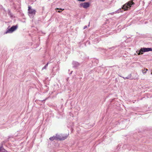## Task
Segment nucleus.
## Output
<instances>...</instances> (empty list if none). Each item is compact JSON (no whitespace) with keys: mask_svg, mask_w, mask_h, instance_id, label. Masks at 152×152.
<instances>
[{"mask_svg":"<svg viewBox=\"0 0 152 152\" xmlns=\"http://www.w3.org/2000/svg\"><path fill=\"white\" fill-rule=\"evenodd\" d=\"M134 3L132 1H130L124 5L122 7V9L124 10V11L126 10L129 8H130V7L134 5Z\"/></svg>","mask_w":152,"mask_h":152,"instance_id":"f257e3e1","label":"nucleus"},{"mask_svg":"<svg viewBox=\"0 0 152 152\" xmlns=\"http://www.w3.org/2000/svg\"><path fill=\"white\" fill-rule=\"evenodd\" d=\"M152 51L151 48H141L140 50H137L136 53L138 55L142 54L143 52Z\"/></svg>","mask_w":152,"mask_h":152,"instance_id":"f03ea898","label":"nucleus"},{"mask_svg":"<svg viewBox=\"0 0 152 152\" xmlns=\"http://www.w3.org/2000/svg\"><path fill=\"white\" fill-rule=\"evenodd\" d=\"M28 15L30 17L33 18L35 15L36 11L35 10L31 8V7L29 6L28 9Z\"/></svg>","mask_w":152,"mask_h":152,"instance_id":"7ed1b4c3","label":"nucleus"},{"mask_svg":"<svg viewBox=\"0 0 152 152\" xmlns=\"http://www.w3.org/2000/svg\"><path fill=\"white\" fill-rule=\"evenodd\" d=\"M18 27L17 25L12 26L11 28L9 29L7 28L6 31L5 32L4 34H7L9 33H12L15 31L16 30Z\"/></svg>","mask_w":152,"mask_h":152,"instance_id":"20e7f679","label":"nucleus"},{"mask_svg":"<svg viewBox=\"0 0 152 152\" xmlns=\"http://www.w3.org/2000/svg\"><path fill=\"white\" fill-rule=\"evenodd\" d=\"M68 135L61 137L59 135L57 134L56 135V140H64L68 137Z\"/></svg>","mask_w":152,"mask_h":152,"instance_id":"39448f33","label":"nucleus"},{"mask_svg":"<svg viewBox=\"0 0 152 152\" xmlns=\"http://www.w3.org/2000/svg\"><path fill=\"white\" fill-rule=\"evenodd\" d=\"M80 5L81 7H83L84 8H86L89 7V4L88 2H85L83 4H81Z\"/></svg>","mask_w":152,"mask_h":152,"instance_id":"423d86ee","label":"nucleus"},{"mask_svg":"<svg viewBox=\"0 0 152 152\" xmlns=\"http://www.w3.org/2000/svg\"><path fill=\"white\" fill-rule=\"evenodd\" d=\"M72 64L73 65V67H77L80 65L79 63L75 61H73Z\"/></svg>","mask_w":152,"mask_h":152,"instance_id":"0eeeda50","label":"nucleus"},{"mask_svg":"<svg viewBox=\"0 0 152 152\" xmlns=\"http://www.w3.org/2000/svg\"><path fill=\"white\" fill-rule=\"evenodd\" d=\"M122 11H123V10H122L121 8H120L119 9H118V10L115 11V12L109 13L108 14V15H109V14L113 15L114 13H119V12H122Z\"/></svg>","mask_w":152,"mask_h":152,"instance_id":"6e6552de","label":"nucleus"},{"mask_svg":"<svg viewBox=\"0 0 152 152\" xmlns=\"http://www.w3.org/2000/svg\"><path fill=\"white\" fill-rule=\"evenodd\" d=\"M124 79L125 80L126 79H129L130 80H132L133 79L132 77H131V74L129 75H128V76L126 77H123Z\"/></svg>","mask_w":152,"mask_h":152,"instance_id":"1a4fd4ad","label":"nucleus"},{"mask_svg":"<svg viewBox=\"0 0 152 152\" xmlns=\"http://www.w3.org/2000/svg\"><path fill=\"white\" fill-rule=\"evenodd\" d=\"M49 139L50 140L53 141L55 140H56V137L54 136L52 137H51L49 138Z\"/></svg>","mask_w":152,"mask_h":152,"instance_id":"9d476101","label":"nucleus"},{"mask_svg":"<svg viewBox=\"0 0 152 152\" xmlns=\"http://www.w3.org/2000/svg\"><path fill=\"white\" fill-rule=\"evenodd\" d=\"M56 10H58V11H56L57 12H61V11L62 10H64V9H61V8H57L56 9Z\"/></svg>","mask_w":152,"mask_h":152,"instance_id":"9b49d317","label":"nucleus"},{"mask_svg":"<svg viewBox=\"0 0 152 152\" xmlns=\"http://www.w3.org/2000/svg\"><path fill=\"white\" fill-rule=\"evenodd\" d=\"M48 63H47L43 67L42 69V70H43L45 69H46V67L48 66Z\"/></svg>","mask_w":152,"mask_h":152,"instance_id":"f8f14e48","label":"nucleus"},{"mask_svg":"<svg viewBox=\"0 0 152 152\" xmlns=\"http://www.w3.org/2000/svg\"><path fill=\"white\" fill-rule=\"evenodd\" d=\"M4 149V148L2 145H1V146H0V151Z\"/></svg>","mask_w":152,"mask_h":152,"instance_id":"ddd939ff","label":"nucleus"},{"mask_svg":"<svg viewBox=\"0 0 152 152\" xmlns=\"http://www.w3.org/2000/svg\"><path fill=\"white\" fill-rule=\"evenodd\" d=\"M144 70H145V72H143V70H142V72L143 74H145V73H146V72L148 71V69H144Z\"/></svg>","mask_w":152,"mask_h":152,"instance_id":"4468645a","label":"nucleus"},{"mask_svg":"<svg viewBox=\"0 0 152 152\" xmlns=\"http://www.w3.org/2000/svg\"><path fill=\"white\" fill-rule=\"evenodd\" d=\"M87 28V26H84V28H83V29H85L86 28Z\"/></svg>","mask_w":152,"mask_h":152,"instance_id":"2eb2a0df","label":"nucleus"},{"mask_svg":"<svg viewBox=\"0 0 152 152\" xmlns=\"http://www.w3.org/2000/svg\"><path fill=\"white\" fill-rule=\"evenodd\" d=\"M72 71L71 72V73H70L71 74L72 73Z\"/></svg>","mask_w":152,"mask_h":152,"instance_id":"dca6fc26","label":"nucleus"},{"mask_svg":"<svg viewBox=\"0 0 152 152\" xmlns=\"http://www.w3.org/2000/svg\"><path fill=\"white\" fill-rule=\"evenodd\" d=\"M143 70V71H145V70Z\"/></svg>","mask_w":152,"mask_h":152,"instance_id":"f3484780","label":"nucleus"},{"mask_svg":"<svg viewBox=\"0 0 152 152\" xmlns=\"http://www.w3.org/2000/svg\"><path fill=\"white\" fill-rule=\"evenodd\" d=\"M46 99H45V100H43V101H45Z\"/></svg>","mask_w":152,"mask_h":152,"instance_id":"a211bd4d","label":"nucleus"}]
</instances>
